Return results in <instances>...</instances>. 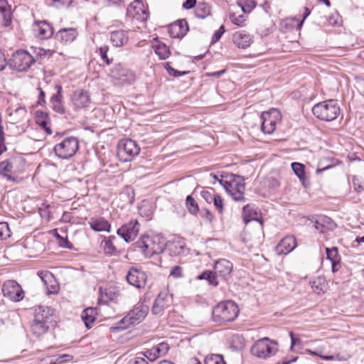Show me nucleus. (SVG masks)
<instances>
[{
    "instance_id": "nucleus-1",
    "label": "nucleus",
    "mask_w": 364,
    "mask_h": 364,
    "mask_svg": "<svg viewBox=\"0 0 364 364\" xmlns=\"http://www.w3.org/2000/svg\"><path fill=\"white\" fill-rule=\"evenodd\" d=\"M145 298H141L133 307L132 310L122 318L115 327L118 329H124L129 326H134L141 323L147 316L149 308L145 304Z\"/></svg>"
},
{
    "instance_id": "nucleus-2",
    "label": "nucleus",
    "mask_w": 364,
    "mask_h": 364,
    "mask_svg": "<svg viewBox=\"0 0 364 364\" xmlns=\"http://www.w3.org/2000/svg\"><path fill=\"white\" fill-rule=\"evenodd\" d=\"M312 113L321 121L331 122L339 116L341 108L337 100H328L316 104L312 107Z\"/></svg>"
},
{
    "instance_id": "nucleus-3",
    "label": "nucleus",
    "mask_w": 364,
    "mask_h": 364,
    "mask_svg": "<svg viewBox=\"0 0 364 364\" xmlns=\"http://www.w3.org/2000/svg\"><path fill=\"white\" fill-rule=\"evenodd\" d=\"M239 314L235 303L231 301L220 302L212 311V317L215 323H227L234 321Z\"/></svg>"
},
{
    "instance_id": "nucleus-4",
    "label": "nucleus",
    "mask_w": 364,
    "mask_h": 364,
    "mask_svg": "<svg viewBox=\"0 0 364 364\" xmlns=\"http://www.w3.org/2000/svg\"><path fill=\"white\" fill-rule=\"evenodd\" d=\"M79 149V141L76 137L69 136L55 145V155L61 159H68L73 156Z\"/></svg>"
},
{
    "instance_id": "nucleus-5",
    "label": "nucleus",
    "mask_w": 364,
    "mask_h": 364,
    "mask_svg": "<svg viewBox=\"0 0 364 364\" xmlns=\"http://www.w3.org/2000/svg\"><path fill=\"white\" fill-rule=\"evenodd\" d=\"M230 177L231 179L230 181L222 179L220 181V183L235 201H245V184L242 182L243 179L237 181L235 175H231Z\"/></svg>"
},
{
    "instance_id": "nucleus-6",
    "label": "nucleus",
    "mask_w": 364,
    "mask_h": 364,
    "mask_svg": "<svg viewBox=\"0 0 364 364\" xmlns=\"http://www.w3.org/2000/svg\"><path fill=\"white\" fill-rule=\"evenodd\" d=\"M36 62V59L25 50L14 52L9 59L11 68L19 72L27 70Z\"/></svg>"
},
{
    "instance_id": "nucleus-7",
    "label": "nucleus",
    "mask_w": 364,
    "mask_h": 364,
    "mask_svg": "<svg viewBox=\"0 0 364 364\" xmlns=\"http://www.w3.org/2000/svg\"><path fill=\"white\" fill-rule=\"evenodd\" d=\"M139 151V146L135 141L131 139H121L118 144L117 156L124 162L134 159Z\"/></svg>"
},
{
    "instance_id": "nucleus-8",
    "label": "nucleus",
    "mask_w": 364,
    "mask_h": 364,
    "mask_svg": "<svg viewBox=\"0 0 364 364\" xmlns=\"http://www.w3.org/2000/svg\"><path fill=\"white\" fill-rule=\"evenodd\" d=\"M277 343L271 341L268 338H263L258 340L251 348L252 354L259 358H267L277 352Z\"/></svg>"
},
{
    "instance_id": "nucleus-9",
    "label": "nucleus",
    "mask_w": 364,
    "mask_h": 364,
    "mask_svg": "<svg viewBox=\"0 0 364 364\" xmlns=\"http://www.w3.org/2000/svg\"><path fill=\"white\" fill-rule=\"evenodd\" d=\"M259 118L262 122L261 129L265 134H272L276 129L277 124L280 121V112L272 109L269 112H264Z\"/></svg>"
},
{
    "instance_id": "nucleus-10",
    "label": "nucleus",
    "mask_w": 364,
    "mask_h": 364,
    "mask_svg": "<svg viewBox=\"0 0 364 364\" xmlns=\"http://www.w3.org/2000/svg\"><path fill=\"white\" fill-rule=\"evenodd\" d=\"M126 279L127 282L137 288H145L147 282V275L146 272L140 267H132L128 270Z\"/></svg>"
},
{
    "instance_id": "nucleus-11",
    "label": "nucleus",
    "mask_w": 364,
    "mask_h": 364,
    "mask_svg": "<svg viewBox=\"0 0 364 364\" xmlns=\"http://www.w3.org/2000/svg\"><path fill=\"white\" fill-rule=\"evenodd\" d=\"M139 223L136 220H131L122 225L117 230V234L126 242H130L136 239L139 232Z\"/></svg>"
},
{
    "instance_id": "nucleus-12",
    "label": "nucleus",
    "mask_w": 364,
    "mask_h": 364,
    "mask_svg": "<svg viewBox=\"0 0 364 364\" xmlns=\"http://www.w3.org/2000/svg\"><path fill=\"white\" fill-rule=\"evenodd\" d=\"M2 292L5 297L14 301H20L24 298V291L15 280L6 281L2 286Z\"/></svg>"
},
{
    "instance_id": "nucleus-13",
    "label": "nucleus",
    "mask_w": 364,
    "mask_h": 364,
    "mask_svg": "<svg viewBox=\"0 0 364 364\" xmlns=\"http://www.w3.org/2000/svg\"><path fill=\"white\" fill-rule=\"evenodd\" d=\"M136 247L146 255L151 257L153 255L163 252L166 248V244H156L149 237L141 239L136 242Z\"/></svg>"
},
{
    "instance_id": "nucleus-14",
    "label": "nucleus",
    "mask_w": 364,
    "mask_h": 364,
    "mask_svg": "<svg viewBox=\"0 0 364 364\" xmlns=\"http://www.w3.org/2000/svg\"><path fill=\"white\" fill-rule=\"evenodd\" d=\"M173 302L171 296L167 291H161L156 298L151 312L154 315L161 314L165 309L169 307Z\"/></svg>"
},
{
    "instance_id": "nucleus-15",
    "label": "nucleus",
    "mask_w": 364,
    "mask_h": 364,
    "mask_svg": "<svg viewBox=\"0 0 364 364\" xmlns=\"http://www.w3.org/2000/svg\"><path fill=\"white\" fill-rule=\"evenodd\" d=\"M127 16L141 21H146L148 16L147 11L144 9L141 1H134L129 4L127 9Z\"/></svg>"
},
{
    "instance_id": "nucleus-16",
    "label": "nucleus",
    "mask_w": 364,
    "mask_h": 364,
    "mask_svg": "<svg viewBox=\"0 0 364 364\" xmlns=\"http://www.w3.org/2000/svg\"><path fill=\"white\" fill-rule=\"evenodd\" d=\"M33 30L36 36L41 39H49L54 34L53 27L46 21H35Z\"/></svg>"
},
{
    "instance_id": "nucleus-17",
    "label": "nucleus",
    "mask_w": 364,
    "mask_h": 364,
    "mask_svg": "<svg viewBox=\"0 0 364 364\" xmlns=\"http://www.w3.org/2000/svg\"><path fill=\"white\" fill-rule=\"evenodd\" d=\"M114 77L128 84L135 80V75L130 70L124 68L122 64H116L111 70Z\"/></svg>"
},
{
    "instance_id": "nucleus-18",
    "label": "nucleus",
    "mask_w": 364,
    "mask_h": 364,
    "mask_svg": "<svg viewBox=\"0 0 364 364\" xmlns=\"http://www.w3.org/2000/svg\"><path fill=\"white\" fill-rule=\"evenodd\" d=\"M186 247V242L183 238L175 237L166 243L165 251L171 257H176L181 255Z\"/></svg>"
},
{
    "instance_id": "nucleus-19",
    "label": "nucleus",
    "mask_w": 364,
    "mask_h": 364,
    "mask_svg": "<svg viewBox=\"0 0 364 364\" xmlns=\"http://www.w3.org/2000/svg\"><path fill=\"white\" fill-rule=\"evenodd\" d=\"M71 100L76 109L85 108L91 102L88 92L83 90L74 91L71 96Z\"/></svg>"
},
{
    "instance_id": "nucleus-20",
    "label": "nucleus",
    "mask_w": 364,
    "mask_h": 364,
    "mask_svg": "<svg viewBox=\"0 0 364 364\" xmlns=\"http://www.w3.org/2000/svg\"><path fill=\"white\" fill-rule=\"evenodd\" d=\"M232 267V264L230 261L225 259H220L215 262L214 271L219 277L227 281L230 277Z\"/></svg>"
},
{
    "instance_id": "nucleus-21",
    "label": "nucleus",
    "mask_w": 364,
    "mask_h": 364,
    "mask_svg": "<svg viewBox=\"0 0 364 364\" xmlns=\"http://www.w3.org/2000/svg\"><path fill=\"white\" fill-rule=\"evenodd\" d=\"M54 311L52 308L45 306H38L34 308L33 319L52 323Z\"/></svg>"
},
{
    "instance_id": "nucleus-22",
    "label": "nucleus",
    "mask_w": 364,
    "mask_h": 364,
    "mask_svg": "<svg viewBox=\"0 0 364 364\" xmlns=\"http://www.w3.org/2000/svg\"><path fill=\"white\" fill-rule=\"evenodd\" d=\"M232 41L237 48L245 49L253 43V36L245 31H239L233 34Z\"/></svg>"
},
{
    "instance_id": "nucleus-23",
    "label": "nucleus",
    "mask_w": 364,
    "mask_h": 364,
    "mask_svg": "<svg viewBox=\"0 0 364 364\" xmlns=\"http://www.w3.org/2000/svg\"><path fill=\"white\" fill-rule=\"evenodd\" d=\"M296 247L295 237L289 235L284 237L276 247V252L278 255H287Z\"/></svg>"
},
{
    "instance_id": "nucleus-24",
    "label": "nucleus",
    "mask_w": 364,
    "mask_h": 364,
    "mask_svg": "<svg viewBox=\"0 0 364 364\" xmlns=\"http://www.w3.org/2000/svg\"><path fill=\"white\" fill-rule=\"evenodd\" d=\"M77 36L78 32L76 28H68L59 30L55 38L63 44H70L75 40Z\"/></svg>"
},
{
    "instance_id": "nucleus-25",
    "label": "nucleus",
    "mask_w": 364,
    "mask_h": 364,
    "mask_svg": "<svg viewBox=\"0 0 364 364\" xmlns=\"http://www.w3.org/2000/svg\"><path fill=\"white\" fill-rule=\"evenodd\" d=\"M242 218L246 224L251 220H256L262 223L259 209L254 204H247L243 207Z\"/></svg>"
},
{
    "instance_id": "nucleus-26",
    "label": "nucleus",
    "mask_w": 364,
    "mask_h": 364,
    "mask_svg": "<svg viewBox=\"0 0 364 364\" xmlns=\"http://www.w3.org/2000/svg\"><path fill=\"white\" fill-rule=\"evenodd\" d=\"M55 88L57 92L50 97V102L53 109L57 113L63 114L65 112V110L63 103L62 86L56 85Z\"/></svg>"
},
{
    "instance_id": "nucleus-27",
    "label": "nucleus",
    "mask_w": 364,
    "mask_h": 364,
    "mask_svg": "<svg viewBox=\"0 0 364 364\" xmlns=\"http://www.w3.org/2000/svg\"><path fill=\"white\" fill-rule=\"evenodd\" d=\"M110 41L115 47H122L129 41L128 31L125 30H117L110 33Z\"/></svg>"
},
{
    "instance_id": "nucleus-28",
    "label": "nucleus",
    "mask_w": 364,
    "mask_h": 364,
    "mask_svg": "<svg viewBox=\"0 0 364 364\" xmlns=\"http://www.w3.org/2000/svg\"><path fill=\"white\" fill-rule=\"evenodd\" d=\"M117 240V237L114 235H110L107 237H105L102 242L105 255L107 256H112L119 254V251L115 245V242Z\"/></svg>"
},
{
    "instance_id": "nucleus-29",
    "label": "nucleus",
    "mask_w": 364,
    "mask_h": 364,
    "mask_svg": "<svg viewBox=\"0 0 364 364\" xmlns=\"http://www.w3.org/2000/svg\"><path fill=\"white\" fill-rule=\"evenodd\" d=\"M12 169L13 165L9 160H4L0 162V175L6 181L18 183L21 181L19 178L9 173L12 172Z\"/></svg>"
},
{
    "instance_id": "nucleus-30",
    "label": "nucleus",
    "mask_w": 364,
    "mask_h": 364,
    "mask_svg": "<svg viewBox=\"0 0 364 364\" xmlns=\"http://www.w3.org/2000/svg\"><path fill=\"white\" fill-rule=\"evenodd\" d=\"M90 228L95 232H110L111 225L104 218L91 219L89 222Z\"/></svg>"
},
{
    "instance_id": "nucleus-31",
    "label": "nucleus",
    "mask_w": 364,
    "mask_h": 364,
    "mask_svg": "<svg viewBox=\"0 0 364 364\" xmlns=\"http://www.w3.org/2000/svg\"><path fill=\"white\" fill-rule=\"evenodd\" d=\"M50 324L39 320H33L31 323V332L36 336H41L48 331Z\"/></svg>"
},
{
    "instance_id": "nucleus-32",
    "label": "nucleus",
    "mask_w": 364,
    "mask_h": 364,
    "mask_svg": "<svg viewBox=\"0 0 364 364\" xmlns=\"http://www.w3.org/2000/svg\"><path fill=\"white\" fill-rule=\"evenodd\" d=\"M97 310L95 308H86L81 314L82 320L87 328L92 327V324L96 320Z\"/></svg>"
},
{
    "instance_id": "nucleus-33",
    "label": "nucleus",
    "mask_w": 364,
    "mask_h": 364,
    "mask_svg": "<svg viewBox=\"0 0 364 364\" xmlns=\"http://www.w3.org/2000/svg\"><path fill=\"white\" fill-rule=\"evenodd\" d=\"M48 114L46 112L38 110L36 112V123L46 132L48 134H52L51 129L48 127Z\"/></svg>"
},
{
    "instance_id": "nucleus-34",
    "label": "nucleus",
    "mask_w": 364,
    "mask_h": 364,
    "mask_svg": "<svg viewBox=\"0 0 364 364\" xmlns=\"http://www.w3.org/2000/svg\"><path fill=\"white\" fill-rule=\"evenodd\" d=\"M211 7L205 2H198L195 9V14L198 18H205L210 15Z\"/></svg>"
},
{
    "instance_id": "nucleus-35",
    "label": "nucleus",
    "mask_w": 364,
    "mask_h": 364,
    "mask_svg": "<svg viewBox=\"0 0 364 364\" xmlns=\"http://www.w3.org/2000/svg\"><path fill=\"white\" fill-rule=\"evenodd\" d=\"M0 12L3 14L4 26H9L11 22V14L6 0H0Z\"/></svg>"
},
{
    "instance_id": "nucleus-36",
    "label": "nucleus",
    "mask_w": 364,
    "mask_h": 364,
    "mask_svg": "<svg viewBox=\"0 0 364 364\" xmlns=\"http://www.w3.org/2000/svg\"><path fill=\"white\" fill-rule=\"evenodd\" d=\"M291 166L294 173L299 178V180L302 182H304L306 179L304 166L299 162H293Z\"/></svg>"
},
{
    "instance_id": "nucleus-37",
    "label": "nucleus",
    "mask_w": 364,
    "mask_h": 364,
    "mask_svg": "<svg viewBox=\"0 0 364 364\" xmlns=\"http://www.w3.org/2000/svg\"><path fill=\"white\" fill-rule=\"evenodd\" d=\"M155 53L159 57L160 59H166L170 55L168 47L164 43H159L155 46Z\"/></svg>"
},
{
    "instance_id": "nucleus-38",
    "label": "nucleus",
    "mask_w": 364,
    "mask_h": 364,
    "mask_svg": "<svg viewBox=\"0 0 364 364\" xmlns=\"http://www.w3.org/2000/svg\"><path fill=\"white\" fill-rule=\"evenodd\" d=\"M311 286L313 291L320 294L321 293H324L325 291V283L324 279L323 278H316L314 281L311 282Z\"/></svg>"
},
{
    "instance_id": "nucleus-39",
    "label": "nucleus",
    "mask_w": 364,
    "mask_h": 364,
    "mask_svg": "<svg viewBox=\"0 0 364 364\" xmlns=\"http://www.w3.org/2000/svg\"><path fill=\"white\" fill-rule=\"evenodd\" d=\"M153 351L156 353L158 358L165 355L168 350H169V346L166 342H161L159 343L158 345L152 347Z\"/></svg>"
},
{
    "instance_id": "nucleus-40",
    "label": "nucleus",
    "mask_w": 364,
    "mask_h": 364,
    "mask_svg": "<svg viewBox=\"0 0 364 364\" xmlns=\"http://www.w3.org/2000/svg\"><path fill=\"white\" fill-rule=\"evenodd\" d=\"M205 364H226L223 357L218 354H212L205 357Z\"/></svg>"
},
{
    "instance_id": "nucleus-41",
    "label": "nucleus",
    "mask_w": 364,
    "mask_h": 364,
    "mask_svg": "<svg viewBox=\"0 0 364 364\" xmlns=\"http://www.w3.org/2000/svg\"><path fill=\"white\" fill-rule=\"evenodd\" d=\"M186 203L187 208L191 214L196 215L198 212V203L191 196H187Z\"/></svg>"
},
{
    "instance_id": "nucleus-42",
    "label": "nucleus",
    "mask_w": 364,
    "mask_h": 364,
    "mask_svg": "<svg viewBox=\"0 0 364 364\" xmlns=\"http://www.w3.org/2000/svg\"><path fill=\"white\" fill-rule=\"evenodd\" d=\"M326 258L333 262L337 259H341V256L338 255V248L336 247L326 248Z\"/></svg>"
},
{
    "instance_id": "nucleus-43",
    "label": "nucleus",
    "mask_w": 364,
    "mask_h": 364,
    "mask_svg": "<svg viewBox=\"0 0 364 364\" xmlns=\"http://www.w3.org/2000/svg\"><path fill=\"white\" fill-rule=\"evenodd\" d=\"M100 296L98 299V303L100 304H107L109 301L113 299V295L112 291L107 292L106 289L105 291L102 288L100 289Z\"/></svg>"
},
{
    "instance_id": "nucleus-44",
    "label": "nucleus",
    "mask_w": 364,
    "mask_h": 364,
    "mask_svg": "<svg viewBox=\"0 0 364 364\" xmlns=\"http://www.w3.org/2000/svg\"><path fill=\"white\" fill-rule=\"evenodd\" d=\"M168 33L172 38H181L186 35L174 23L170 24L168 26Z\"/></svg>"
},
{
    "instance_id": "nucleus-45",
    "label": "nucleus",
    "mask_w": 364,
    "mask_h": 364,
    "mask_svg": "<svg viewBox=\"0 0 364 364\" xmlns=\"http://www.w3.org/2000/svg\"><path fill=\"white\" fill-rule=\"evenodd\" d=\"M64 358H67V360H70L73 358V356L68 354H63L60 355L58 357L56 356H52L48 357L47 358L48 360V364H61L64 362Z\"/></svg>"
},
{
    "instance_id": "nucleus-46",
    "label": "nucleus",
    "mask_w": 364,
    "mask_h": 364,
    "mask_svg": "<svg viewBox=\"0 0 364 364\" xmlns=\"http://www.w3.org/2000/svg\"><path fill=\"white\" fill-rule=\"evenodd\" d=\"M109 51V46H102L99 48L100 55L107 65H110L112 63L113 59L109 58L107 56V53Z\"/></svg>"
},
{
    "instance_id": "nucleus-47",
    "label": "nucleus",
    "mask_w": 364,
    "mask_h": 364,
    "mask_svg": "<svg viewBox=\"0 0 364 364\" xmlns=\"http://www.w3.org/2000/svg\"><path fill=\"white\" fill-rule=\"evenodd\" d=\"M11 236L9 225L6 222L0 223V239L6 240Z\"/></svg>"
},
{
    "instance_id": "nucleus-48",
    "label": "nucleus",
    "mask_w": 364,
    "mask_h": 364,
    "mask_svg": "<svg viewBox=\"0 0 364 364\" xmlns=\"http://www.w3.org/2000/svg\"><path fill=\"white\" fill-rule=\"evenodd\" d=\"M230 19L231 22L238 26H244L246 18L243 14L236 16L235 14H230Z\"/></svg>"
},
{
    "instance_id": "nucleus-49",
    "label": "nucleus",
    "mask_w": 364,
    "mask_h": 364,
    "mask_svg": "<svg viewBox=\"0 0 364 364\" xmlns=\"http://www.w3.org/2000/svg\"><path fill=\"white\" fill-rule=\"evenodd\" d=\"M165 69L166 70V71L168 72V73L170 75L175 77L185 75L190 73L189 71H178V70L174 69L173 68H172L171 66H170L168 63H166V65H165Z\"/></svg>"
},
{
    "instance_id": "nucleus-50",
    "label": "nucleus",
    "mask_w": 364,
    "mask_h": 364,
    "mask_svg": "<svg viewBox=\"0 0 364 364\" xmlns=\"http://www.w3.org/2000/svg\"><path fill=\"white\" fill-rule=\"evenodd\" d=\"M239 5L244 13H250L256 6V2L255 0H246L244 4L240 2Z\"/></svg>"
},
{
    "instance_id": "nucleus-51",
    "label": "nucleus",
    "mask_w": 364,
    "mask_h": 364,
    "mask_svg": "<svg viewBox=\"0 0 364 364\" xmlns=\"http://www.w3.org/2000/svg\"><path fill=\"white\" fill-rule=\"evenodd\" d=\"M55 237L58 240L59 246L64 248H68L71 250L73 248V245L68 240L67 237L64 238L60 236L58 232H55Z\"/></svg>"
},
{
    "instance_id": "nucleus-52",
    "label": "nucleus",
    "mask_w": 364,
    "mask_h": 364,
    "mask_svg": "<svg viewBox=\"0 0 364 364\" xmlns=\"http://www.w3.org/2000/svg\"><path fill=\"white\" fill-rule=\"evenodd\" d=\"M200 195H201L202 198L208 203H211L213 200V198L215 197L216 193H215L214 190L211 189L210 191H208V190L202 191L200 193Z\"/></svg>"
},
{
    "instance_id": "nucleus-53",
    "label": "nucleus",
    "mask_w": 364,
    "mask_h": 364,
    "mask_svg": "<svg viewBox=\"0 0 364 364\" xmlns=\"http://www.w3.org/2000/svg\"><path fill=\"white\" fill-rule=\"evenodd\" d=\"M212 203H213L214 206L218 210V213L222 214L223 213L224 205L223 198L220 196L216 194L213 198Z\"/></svg>"
},
{
    "instance_id": "nucleus-54",
    "label": "nucleus",
    "mask_w": 364,
    "mask_h": 364,
    "mask_svg": "<svg viewBox=\"0 0 364 364\" xmlns=\"http://www.w3.org/2000/svg\"><path fill=\"white\" fill-rule=\"evenodd\" d=\"M225 31V26L223 25H221L220 27L213 33L212 36L211 43H215L218 42L220 39Z\"/></svg>"
},
{
    "instance_id": "nucleus-55",
    "label": "nucleus",
    "mask_w": 364,
    "mask_h": 364,
    "mask_svg": "<svg viewBox=\"0 0 364 364\" xmlns=\"http://www.w3.org/2000/svg\"><path fill=\"white\" fill-rule=\"evenodd\" d=\"M170 276L174 278H181L183 277V269L181 266L175 265L171 267L170 271Z\"/></svg>"
},
{
    "instance_id": "nucleus-56",
    "label": "nucleus",
    "mask_w": 364,
    "mask_h": 364,
    "mask_svg": "<svg viewBox=\"0 0 364 364\" xmlns=\"http://www.w3.org/2000/svg\"><path fill=\"white\" fill-rule=\"evenodd\" d=\"M139 354H141L144 357H145L149 360L153 362L156 360L158 358L157 355L155 352L153 351V348L146 350L144 352L140 353Z\"/></svg>"
},
{
    "instance_id": "nucleus-57",
    "label": "nucleus",
    "mask_w": 364,
    "mask_h": 364,
    "mask_svg": "<svg viewBox=\"0 0 364 364\" xmlns=\"http://www.w3.org/2000/svg\"><path fill=\"white\" fill-rule=\"evenodd\" d=\"M38 276L41 279L45 284H47L48 280L53 277V274L47 270H41L37 273Z\"/></svg>"
},
{
    "instance_id": "nucleus-58",
    "label": "nucleus",
    "mask_w": 364,
    "mask_h": 364,
    "mask_svg": "<svg viewBox=\"0 0 364 364\" xmlns=\"http://www.w3.org/2000/svg\"><path fill=\"white\" fill-rule=\"evenodd\" d=\"M324 220H326V218L324 217H318L314 223L315 228L321 232H324L326 231L324 228L325 225H323L322 223ZM327 220H328L327 219Z\"/></svg>"
},
{
    "instance_id": "nucleus-59",
    "label": "nucleus",
    "mask_w": 364,
    "mask_h": 364,
    "mask_svg": "<svg viewBox=\"0 0 364 364\" xmlns=\"http://www.w3.org/2000/svg\"><path fill=\"white\" fill-rule=\"evenodd\" d=\"M319 217H324L325 218L328 220H324L323 222L322 223L323 225H325L324 228H325L326 231H328V230H333L335 228L336 224L331 220V218H328L327 216H324V215H320Z\"/></svg>"
},
{
    "instance_id": "nucleus-60",
    "label": "nucleus",
    "mask_w": 364,
    "mask_h": 364,
    "mask_svg": "<svg viewBox=\"0 0 364 364\" xmlns=\"http://www.w3.org/2000/svg\"><path fill=\"white\" fill-rule=\"evenodd\" d=\"M322 359L326 360H346L349 356L347 355H341L340 354H336L333 355H326V356H321Z\"/></svg>"
},
{
    "instance_id": "nucleus-61",
    "label": "nucleus",
    "mask_w": 364,
    "mask_h": 364,
    "mask_svg": "<svg viewBox=\"0 0 364 364\" xmlns=\"http://www.w3.org/2000/svg\"><path fill=\"white\" fill-rule=\"evenodd\" d=\"M174 23L177 25L178 27H179L182 32H184L186 34L188 31V26L187 21L185 19L178 20L174 22Z\"/></svg>"
},
{
    "instance_id": "nucleus-62",
    "label": "nucleus",
    "mask_w": 364,
    "mask_h": 364,
    "mask_svg": "<svg viewBox=\"0 0 364 364\" xmlns=\"http://www.w3.org/2000/svg\"><path fill=\"white\" fill-rule=\"evenodd\" d=\"M52 52L50 50H44L41 48H38L36 50V55L37 57H40L41 58H45L46 56H50Z\"/></svg>"
},
{
    "instance_id": "nucleus-63",
    "label": "nucleus",
    "mask_w": 364,
    "mask_h": 364,
    "mask_svg": "<svg viewBox=\"0 0 364 364\" xmlns=\"http://www.w3.org/2000/svg\"><path fill=\"white\" fill-rule=\"evenodd\" d=\"M127 364H149V363L145 358L137 356L130 360Z\"/></svg>"
},
{
    "instance_id": "nucleus-64",
    "label": "nucleus",
    "mask_w": 364,
    "mask_h": 364,
    "mask_svg": "<svg viewBox=\"0 0 364 364\" xmlns=\"http://www.w3.org/2000/svg\"><path fill=\"white\" fill-rule=\"evenodd\" d=\"M289 336L291 338V347L290 349L293 350V348L296 345L301 343V340L299 336H296L293 332H289Z\"/></svg>"
}]
</instances>
